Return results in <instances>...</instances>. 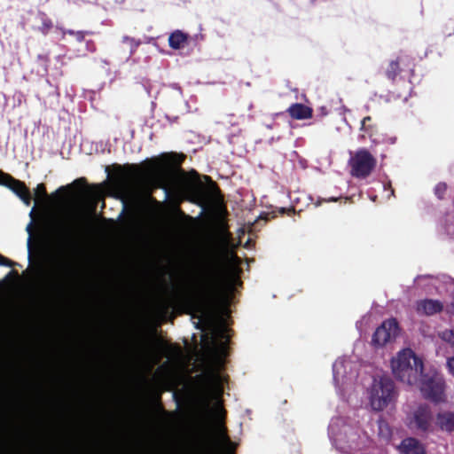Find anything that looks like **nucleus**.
<instances>
[{"mask_svg": "<svg viewBox=\"0 0 454 454\" xmlns=\"http://www.w3.org/2000/svg\"><path fill=\"white\" fill-rule=\"evenodd\" d=\"M224 286L225 273L223 262L216 254H209L200 287L194 292L176 294L172 301L160 302V309L167 313L174 305H180L186 309L188 313L204 314L220 296Z\"/></svg>", "mask_w": 454, "mask_h": 454, "instance_id": "f257e3e1", "label": "nucleus"}, {"mask_svg": "<svg viewBox=\"0 0 454 454\" xmlns=\"http://www.w3.org/2000/svg\"><path fill=\"white\" fill-rule=\"evenodd\" d=\"M76 275L74 265L65 257L57 263L55 270L47 275L43 283L44 294L57 300L67 298L74 291Z\"/></svg>", "mask_w": 454, "mask_h": 454, "instance_id": "f03ea898", "label": "nucleus"}, {"mask_svg": "<svg viewBox=\"0 0 454 454\" xmlns=\"http://www.w3.org/2000/svg\"><path fill=\"white\" fill-rule=\"evenodd\" d=\"M392 372L401 382L415 386L423 376V361L411 348L400 351L391 361Z\"/></svg>", "mask_w": 454, "mask_h": 454, "instance_id": "7ed1b4c3", "label": "nucleus"}, {"mask_svg": "<svg viewBox=\"0 0 454 454\" xmlns=\"http://www.w3.org/2000/svg\"><path fill=\"white\" fill-rule=\"evenodd\" d=\"M392 372L401 382L415 386L423 376V361L411 348L400 351L391 361Z\"/></svg>", "mask_w": 454, "mask_h": 454, "instance_id": "20e7f679", "label": "nucleus"}, {"mask_svg": "<svg viewBox=\"0 0 454 454\" xmlns=\"http://www.w3.org/2000/svg\"><path fill=\"white\" fill-rule=\"evenodd\" d=\"M397 391L394 381L387 376L374 380L370 393V403L374 411H383L388 404L394 403Z\"/></svg>", "mask_w": 454, "mask_h": 454, "instance_id": "39448f33", "label": "nucleus"}, {"mask_svg": "<svg viewBox=\"0 0 454 454\" xmlns=\"http://www.w3.org/2000/svg\"><path fill=\"white\" fill-rule=\"evenodd\" d=\"M116 174V185L124 197H131L135 193V187L145 176L142 168L137 164H125L114 166Z\"/></svg>", "mask_w": 454, "mask_h": 454, "instance_id": "423d86ee", "label": "nucleus"}, {"mask_svg": "<svg viewBox=\"0 0 454 454\" xmlns=\"http://www.w3.org/2000/svg\"><path fill=\"white\" fill-rule=\"evenodd\" d=\"M416 386L425 399L435 403L443 401L444 380L437 372L424 373Z\"/></svg>", "mask_w": 454, "mask_h": 454, "instance_id": "0eeeda50", "label": "nucleus"}, {"mask_svg": "<svg viewBox=\"0 0 454 454\" xmlns=\"http://www.w3.org/2000/svg\"><path fill=\"white\" fill-rule=\"evenodd\" d=\"M348 166L352 176L365 179L375 169L377 159L367 149L360 148L349 159Z\"/></svg>", "mask_w": 454, "mask_h": 454, "instance_id": "6e6552de", "label": "nucleus"}, {"mask_svg": "<svg viewBox=\"0 0 454 454\" xmlns=\"http://www.w3.org/2000/svg\"><path fill=\"white\" fill-rule=\"evenodd\" d=\"M409 427L423 434L434 432L435 423L431 408L427 404L418 406L410 417Z\"/></svg>", "mask_w": 454, "mask_h": 454, "instance_id": "1a4fd4ad", "label": "nucleus"}, {"mask_svg": "<svg viewBox=\"0 0 454 454\" xmlns=\"http://www.w3.org/2000/svg\"><path fill=\"white\" fill-rule=\"evenodd\" d=\"M415 59L409 54L401 53L395 59L389 61L385 68L386 77L392 82L396 81L403 72H409L410 77L414 75Z\"/></svg>", "mask_w": 454, "mask_h": 454, "instance_id": "9d476101", "label": "nucleus"}, {"mask_svg": "<svg viewBox=\"0 0 454 454\" xmlns=\"http://www.w3.org/2000/svg\"><path fill=\"white\" fill-rule=\"evenodd\" d=\"M398 331V323L395 318L385 320L375 330L372 343L377 347L384 346L392 338H395Z\"/></svg>", "mask_w": 454, "mask_h": 454, "instance_id": "9b49d317", "label": "nucleus"}, {"mask_svg": "<svg viewBox=\"0 0 454 454\" xmlns=\"http://www.w3.org/2000/svg\"><path fill=\"white\" fill-rule=\"evenodd\" d=\"M0 185L10 188L27 206L30 205L32 195L24 182L15 179L0 170Z\"/></svg>", "mask_w": 454, "mask_h": 454, "instance_id": "f8f14e48", "label": "nucleus"}, {"mask_svg": "<svg viewBox=\"0 0 454 454\" xmlns=\"http://www.w3.org/2000/svg\"><path fill=\"white\" fill-rule=\"evenodd\" d=\"M442 309V303L437 300L424 299L418 301L416 305V310L419 315L432 316Z\"/></svg>", "mask_w": 454, "mask_h": 454, "instance_id": "ddd939ff", "label": "nucleus"}, {"mask_svg": "<svg viewBox=\"0 0 454 454\" xmlns=\"http://www.w3.org/2000/svg\"><path fill=\"white\" fill-rule=\"evenodd\" d=\"M166 160L173 168V175L186 179V172L181 168V165L184 161L186 156L184 153H169L165 155Z\"/></svg>", "mask_w": 454, "mask_h": 454, "instance_id": "4468645a", "label": "nucleus"}, {"mask_svg": "<svg viewBox=\"0 0 454 454\" xmlns=\"http://www.w3.org/2000/svg\"><path fill=\"white\" fill-rule=\"evenodd\" d=\"M401 454H426L424 445L414 437L403 439L399 445Z\"/></svg>", "mask_w": 454, "mask_h": 454, "instance_id": "2eb2a0df", "label": "nucleus"}, {"mask_svg": "<svg viewBox=\"0 0 454 454\" xmlns=\"http://www.w3.org/2000/svg\"><path fill=\"white\" fill-rule=\"evenodd\" d=\"M286 113L294 120H307L313 115V109L302 103H294L287 109Z\"/></svg>", "mask_w": 454, "mask_h": 454, "instance_id": "dca6fc26", "label": "nucleus"}, {"mask_svg": "<svg viewBox=\"0 0 454 454\" xmlns=\"http://www.w3.org/2000/svg\"><path fill=\"white\" fill-rule=\"evenodd\" d=\"M189 35L181 30L172 32L168 37V45L174 50H178L187 43Z\"/></svg>", "mask_w": 454, "mask_h": 454, "instance_id": "f3484780", "label": "nucleus"}, {"mask_svg": "<svg viewBox=\"0 0 454 454\" xmlns=\"http://www.w3.org/2000/svg\"><path fill=\"white\" fill-rule=\"evenodd\" d=\"M76 233L77 231L74 225L65 224L63 226L61 231V238L66 250L67 248H70L74 245Z\"/></svg>", "mask_w": 454, "mask_h": 454, "instance_id": "a211bd4d", "label": "nucleus"}, {"mask_svg": "<svg viewBox=\"0 0 454 454\" xmlns=\"http://www.w3.org/2000/svg\"><path fill=\"white\" fill-rule=\"evenodd\" d=\"M436 424L442 430L454 432V412L439 413Z\"/></svg>", "mask_w": 454, "mask_h": 454, "instance_id": "6ab92c4d", "label": "nucleus"}, {"mask_svg": "<svg viewBox=\"0 0 454 454\" xmlns=\"http://www.w3.org/2000/svg\"><path fill=\"white\" fill-rule=\"evenodd\" d=\"M35 19L38 20L39 25L37 30L43 35H46L53 28V22L51 19L43 12H38Z\"/></svg>", "mask_w": 454, "mask_h": 454, "instance_id": "aec40b11", "label": "nucleus"}, {"mask_svg": "<svg viewBox=\"0 0 454 454\" xmlns=\"http://www.w3.org/2000/svg\"><path fill=\"white\" fill-rule=\"evenodd\" d=\"M361 130L364 133L361 135L362 138H364L365 136H368L370 138H372L377 132V127L372 123V119L371 116H366L363 119L361 123Z\"/></svg>", "mask_w": 454, "mask_h": 454, "instance_id": "412c9836", "label": "nucleus"}, {"mask_svg": "<svg viewBox=\"0 0 454 454\" xmlns=\"http://www.w3.org/2000/svg\"><path fill=\"white\" fill-rule=\"evenodd\" d=\"M60 30L62 31L63 35H72L79 43L83 42L85 40V36L86 35H94V32L93 31H90V30H78V31H75V30H73V29H64V28H60Z\"/></svg>", "mask_w": 454, "mask_h": 454, "instance_id": "4be33fe9", "label": "nucleus"}, {"mask_svg": "<svg viewBox=\"0 0 454 454\" xmlns=\"http://www.w3.org/2000/svg\"><path fill=\"white\" fill-rule=\"evenodd\" d=\"M294 212H295V210H294V207H278L277 210H274V211H272L270 213H268L267 215H271L270 218H275V217H277V214L276 213H278L281 215H283L285 214H286L287 215H291L292 214H294ZM267 219H270V217L267 216Z\"/></svg>", "mask_w": 454, "mask_h": 454, "instance_id": "5701e85b", "label": "nucleus"}, {"mask_svg": "<svg viewBox=\"0 0 454 454\" xmlns=\"http://www.w3.org/2000/svg\"><path fill=\"white\" fill-rule=\"evenodd\" d=\"M122 42L129 44L130 54H133L140 44L139 41L129 36H124Z\"/></svg>", "mask_w": 454, "mask_h": 454, "instance_id": "b1692460", "label": "nucleus"}, {"mask_svg": "<svg viewBox=\"0 0 454 454\" xmlns=\"http://www.w3.org/2000/svg\"><path fill=\"white\" fill-rule=\"evenodd\" d=\"M446 191L447 184L445 183H439L434 187V194L440 200L443 199Z\"/></svg>", "mask_w": 454, "mask_h": 454, "instance_id": "393cba45", "label": "nucleus"}, {"mask_svg": "<svg viewBox=\"0 0 454 454\" xmlns=\"http://www.w3.org/2000/svg\"><path fill=\"white\" fill-rule=\"evenodd\" d=\"M441 338L454 348V330L443 331L441 334Z\"/></svg>", "mask_w": 454, "mask_h": 454, "instance_id": "a878e982", "label": "nucleus"}, {"mask_svg": "<svg viewBox=\"0 0 454 454\" xmlns=\"http://www.w3.org/2000/svg\"><path fill=\"white\" fill-rule=\"evenodd\" d=\"M35 196L38 199H46L48 194L46 191V186L44 184H37L35 190Z\"/></svg>", "mask_w": 454, "mask_h": 454, "instance_id": "bb28decb", "label": "nucleus"}, {"mask_svg": "<svg viewBox=\"0 0 454 454\" xmlns=\"http://www.w3.org/2000/svg\"><path fill=\"white\" fill-rule=\"evenodd\" d=\"M219 437L224 444H231V439L227 434V428L223 424L219 428Z\"/></svg>", "mask_w": 454, "mask_h": 454, "instance_id": "cd10ccee", "label": "nucleus"}, {"mask_svg": "<svg viewBox=\"0 0 454 454\" xmlns=\"http://www.w3.org/2000/svg\"><path fill=\"white\" fill-rule=\"evenodd\" d=\"M206 179L209 180L208 190L212 196H216L220 193V189L215 182H214L211 177L206 176Z\"/></svg>", "mask_w": 454, "mask_h": 454, "instance_id": "c85d7f7f", "label": "nucleus"}, {"mask_svg": "<svg viewBox=\"0 0 454 454\" xmlns=\"http://www.w3.org/2000/svg\"><path fill=\"white\" fill-rule=\"evenodd\" d=\"M156 187L163 189L167 195L169 194V188H168L164 177H159L156 180Z\"/></svg>", "mask_w": 454, "mask_h": 454, "instance_id": "c756f323", "label": "nucleus"}, {"mask_svg": "<svg viewBox=\"0 0 454 454\" xmlns=\"http://www.w3.org/2000/svg\"><path fill=\"white\" fill-rule=\"evenodd\" d=\"M15 265V262L11 261L10 259L4 257L0 254V266L12 267Z\"/></svg>", "mask_w": 454, "mask_h": 454, "instance_id": "7c9ffc66", "label": "nucleus"}, {"mask_svg": "<svg viewBox=\"0 0 454 454\" xmlns=\"http://www.w3.org/2000/svg\"><path fill=\"white\" fill-rule=\"evenodd\" d=\"M86 50L88 52H95L97 51V45L93 40L86 41Z\"/></svg>", "mask_w": 454, "mask_h": 454, "instance_id": "2f4dec72", "label": "nucleus"}, {"mask_svg": "<svg viewBox=\"0 0 454 454\" xmlns=\"http://www.w3.org/2000/svg\"><path fill=\"white\" fill-rule=\"evenodd\" d=\"M447 367L450 374L454 376V356L448 358Z\"/></svg>", "mask_w": 454, "mask_h": 454, "instance_id": "473e14b6", "label": "nucleus"}, {"mask_svg": "<svg viewBox=\"0 0 454 454\" xmlns=\"http://www.w3.org/2000/svg\"><path fill=\"white\" fill-rule=\"evenodd\" d=\"M67 186H60L54 193H52L53 196H57L59 194H63L67 192Z\"/></svg>", "mask_w": 454, "mask_h": 454, "instance_id": "72a5a7b5", "label": "nucleus"}, {"mask_svg": "<svg viewBox=\"0 0 454 454\" xmlns=\"http://www.w3.org/2000/svg\"><path fill=\"white\" fill-rule=\"evenodd\" d=\"M387 187H388V188L390 189V191H391V195H393V196H394V192H395V191H394V189L392 188V186H391V184H390V183H389V184H387Z\"/></svg>", "mask_w": 454, "mask_h": 454, "instance_id": "f704fd0d", "label": "nucleus"}, {"mask_svg": "<svg viewBox=\"0 0 454 454\" xmlns=\"http://www.w3.org/2000/svg\"><path fill=\"white\" fill-rule=\"evenodd\" d=\"M12 274H16V275H17L18 273H17V271H15V270H11V271L9 272V274L7 275V277H9V276H10V275H12Z\"/></svg>", "mask_w": 454, "mask_h": 454, "instance_id": "c9c22d12", "label": "nucleus"}, {"mask_svg": "<svg viewBox=\"0 0 454 454\" xmlns=\"http://www.w3.org/2000/svg\"><path fill=\"white\" fill-rule=\"evenodd\" d=\"M178 212L181 215L185 216V214L181 209H178Z\"/></svg>", "mask_w": 454, "mask_h": 454, "instance_id": "e433bc0d", "label": "nucleus"}, {"mask_svg": "<svg viewBox=\"0 0 454 454\" xmlns=\"http://www.w3.org/2000/svg\"><path fill=\"white\" fill-rule=\"evenodd\" d=\"M81 181H85V179H84V178H79V179H77V180L75 181V183H78V182H81Z\"/></svg>", "mask_w": 454, "mask_h": 454, "instance_id": "4c0bfd02", "label": "nucleus"}, {"mask_svg": "<svg viewBox=\"0 0 454 454\" xmlns=\"http://www.w3.org/2000/svg\"><path fill=\"white\" fill-rule=\"evenodd\" d=\"M30 246H31V243H30V239H28V247L30 248Z\"/></svg>", "mask_w": 454, "mask_h": 454, "instance_id": "58836bf2", "label": "nucleus"}]
</instances>
